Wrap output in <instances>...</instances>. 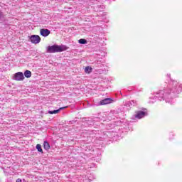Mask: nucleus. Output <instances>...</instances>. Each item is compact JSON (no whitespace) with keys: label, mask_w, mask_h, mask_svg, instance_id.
<instances>
[{"label":"nucleus","mask_w":182,"mask_h":182,"mask_svg":"<svg viewBox=\"0 0 182 182\" xmlns=\"http://www.w3.org/2000/svg\"><path fill=\"white\" fill-rule=\"evenodd\" d=\"M40 33L42 36H44V38H46V36H49V35H50V31L46 28H41L40 30Z\"/></svg>","instance_id":"obj_5"},{"label":"nucleus","mask_w":182,"mask_h":182,"mask_svg":"<svg viewBox=\"0 0 182 182\" xmlns=\"http://www.w3.org/2000/svg\"><path fill=\"white\" fill-rule=\"evenodd\" d=\"M43 147L45 150H49V149H50V145H49V142H48L47 141H44Z\"/></svg>","instance_id":"obj_11"},{"label":"nucleus","mask_w":182,"mask_h":182,"mask_svg":"<svg viewBox=\"0 0 182 182\" xmlns=\"http://www.w3.org/2000/svg\"><path fill=\"white\" fill-rule=\"evenodd\" d=\"M14 80H17V82H21L25 79V76H23V73L18 72L14 74L13 77Z\"/></svg>","instance_id":"obj_3"},{"label":"nucleus","mask_w":182,"mask_h":182,"mask_svg":"<svg viewBox=\"0 0 182 182\" xmlns=\"http://www.w3.org/2000/svg\"><path fill=\"white\" fill-rule=\"evenodd\" d=\"M65 50H68V47L65 45H53L46 48L47 53H56L58 52H65Z\"/></svg>","instance_id":"obj_2"},{"label":"nucleus","mask_w":182,"mask_h":182,"mask_svg":"<svg viewBox=\"0 0 182 182\" xmlns=\"http://www.w3.org/2000/svg\"><path fill=\"white\" fill-rule=\"evenodd\" d=\"M85 73H91L92 72V68L87 66V67H85Z\"/></svg>","instance_id":"obj_15"},{"label":"nucleus","mask_w":182,"mask_h":182,"mask_svg":"<svg viewBox=\"0 0 182 182\" xmlns=\"http://www.w3.org/2000/svg\"><path fill=\"white\" fill-rule=\"evenodd\" d=\"M94 65L95 68H102V66H103L102 61H100V60L95 61L94 63Z\"/></svg>","instance_id":"obj_12"},{"label":"nucleus","mask_w":182,"mask_h":182,"mask_svg":"<svg viewBox=\"0 0 182 182\" xmlns=\"http://www.w3.org/2000/svg\"><path fill=\"white\" fill-rule=\"evenodd\" d=\"M181 83L171 80L167 87H164L163 90L156 92L154 97H150L149 103H154L156 99L159 100H165L166 103H173V98L176 97L178 93H181Z\"/></svg>","instance_id":"obj_1"},{"label":"nucleus","mask_w":182,"mask_h":182,"mask_svg":"<svg viewBox=\"0 0 182 182\" xmlns=\"http://www.w3.org/2000/svg\"><path fill=\"white\" fill-rule=\"evenodd\" d=\"M30 41L31 43H34L36 45L37 43H39V42H41V37L38 35H32L30 37Z\"/></svg>","instance_id":"obj_4"},{"label":"nucleus","mask_w":182,"mask_h":182,"mask_svg":"<svg viewBox=\"0 0 182 182\" xmlns=\"http://www.w3.org/2000/svg\"><path fill=\"white\" fill-rule=\"evenodd\" d=\"M147 113H146L145 112L143 111H139L136 113V114L135 115V117L136 119H143V117H144L145 116H146Z\"/></svg>","instance_id":"obj_7"},{"label":"nucleus","mask_w":182,"mask_h":182,"mask_svg":"<svg viewBox=\"0 0 182 182\" xmlns=\"http://www.w3.org/2000/svg\"><path fill=\"white\" fill-rule=\"evenodd\" d=\"M90 124H92V123H90Z\"/></svg>","instance_id":"obj_20"},{"label":"nucleus","mask_w":182,"mask_h":182,"mask_svg":"<svg viewBox=\"0 0 182 182\" xmlns=\"http://www.w3.org/2000/svg\"><path fill=\"white\" fill-rule=\"evenodd\" d=\"M78 42L81 44V45H86V43H87V41H86V39L85 38H81L78 41Z\"/></svg>","instance_id":"obj_14"},{"label":"nucleus","mask_w":182,"mask_h":182,"mask_svg":"<svg viewBox=\"0 0 182 182\" xmlns=\"http://www.w3.org/2000/svg\"><path fill=\"white\" fill-rule=\"evenodd\" d=\"M36 147L39 153H43V150L42 149V145L38 144Z\"/></svg>","instance_id":"obj_13"},{"label":"nucleus","mask_w":182,"mask_h":182,"mask_svg":"<svg viewBox=\"0 0 182 182\" xmlns=\"http://www.w3.org/2000/svg\"><path fill=\"white\" fill-rule=\"evenodd\" d=\"M1 15H2V14H1V11H0V18H1Z\"/></svg>","instance_id":"obj_19"},{"label":"nucleus","mask_w":182,"mask_h":182,"mask_svg":"<svg viewBox=\"0 0 182 182\" xmlns=\"http://www.w3.org/2000/svg\"><path fill=\"white\" fill-rule=\"evenodd\" d=\"M126 106L130 107L131 106H137V101L132 100L126 102Z\"/></svg>","instance_id":"obj_8"},{"label":"nucleus","mask_w":182,"mask_h":182,"mask_svg":"<svg viewBox=\"0 0 182 182\" xmlns=\"http://www.w3.org/2000/svg\"><path fill=\"white\" fill-rule=\"evenodd\" d=\"M96 120H97V118H95L94 119H90V122H96Z\"/></svg>","instance_id":"obj_16"},{"label":"nucleus","mask_w":182,"mask_h":182,"mask_svg":"<svg viewBox=\"0 0 182 182\" xmlns=\"http://www.w3.org/2000/svg\"><path fill=\"white\" fill-rule=\"evenodd\" d=\"M16 182H22V179L18 178V179L16 181Z\"/></svg>","instance_id":"obj_17"},{"label":"nucleus","mask_w":182,"mask_h":182,"mask_svg":"<svg viewBox=\"0 0 182 182\" xmlns=\"http://www.w3.org/2000/svg\"><path fill=\"white\" fill-rule=\"evenodd\" d=\"M24 76H25V77H27L28 79L29 77H31L32 76V72H31L30 70H26L24 72Z\"/></svg>","instance_id":"obj_10"},{"label":"nucleus","mask_w":182,"mask_h":182,"mask_svg":"<svg viewBox=\"0 0 182 182\" xmlns=\"http://www.w3.org/2000/svg\"><path fill=\"white\" fill-rule=\"evenodd\" d=\"M113 102V100L111 98H105L100 102V106H103L105 105H109V103H112Z\"/></svg>","instance_id":"obj_6"},{"label":"nucleus","mask_w":182,"mask_h":182,"mask_svg":"<svg viewBox=\"0 0 182 182\" xmlns=\"http://www.w3.org/2000/svg\"><path fill=\"white\" fill-rule=\"evenodd\" d=\"M60 110H63V107H60L58 109L53 110V111H48L49 114H56L60 112Z\"/></svg>","instance_id":"obj_9"},{"label":"nucleus","mask_w":182,"mask_h":182,"mask_svg":"<svg viewBox=\"0 0 182 182\" xmlns=\"http://www.w3.org/2000/svg\"><path fill=\"white\" fill-rule=\"evenodd\" d=\"M167 77H168V79H170V80H171V79L170 78V74H168Z\"/></svg>","instance_id":"obj_18"}]
</instances>
